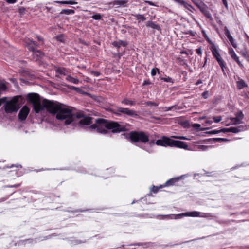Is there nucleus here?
<instances>
[{"label": "nucleus", "mask_w": 249, "mask_h": 249, "mask_svg": "<svg viewBox=\"0 0 249 249\" xmlns=\"http://www.w3.org/2000/svg\"><path fill=\"white\" fill-rule=\"evenodd\" d=\"M27 98L33 104L36 113H38L45 108L51 114H56V119L63 121L65 125L71 124L74 126L77 123L75 121V116L71 110L62 107L58 102L44 99L41 102L39 96L37 93H29Z\"/></svg>", "instance_id": "nucleus-1"}, {"label": "nucleus", "mask_w": 249, "mask_h": 249, "mask_svg": "<svg viewBox=\"0 0 249 249\" xmlns=\"http://www.w3.org/2000/svg\"><path fill=\"white\" fill-rule=\"evenodd\" d=\"M96 124H92L89 129L91 130L102 134H107L108 130H111L113 133H118L128 130L126 125L120 124L117 122L107 121L104 119H98L96 120Z\"/></svg>", "instance_id": "nucleus-2"}, {"label": "nucleus", "mask_w": 249, "mask_h": 249, "mask_svg": "<svg viewBox=\"0 0 249 249\" xmlns=\"http://www.w3.org/2000/svg\"><path fill=\"white\" fill-rule=\"evenodd\" d=\"M129 138L132 142L138 143V146L149 153L154 152L152 146L155 144L154 140L149 139L148 134L142 131H132Z\"/></svg>", "instance_id": "nucleus-3"}, {"label": "nucleus", "mask_w": 249, "mask_h": 249, "mask_svg": "<svg viewBox=\"0 0 249 249\" xmlns=\"http://www.w3.org/2000/svg\"><path fill=\"white\" fill-rule=\"evenodd\" d=\"M20 96H16L12 98L10 101L5 102L4 105L5 111L7 113L16 112L19 108L18 102Z\"/></svg>", "instance_id": "nucleus-4"}, {"label": "nucleus", "mask_w": 249, "mask_h": 249, "mask_svg": "<svg viewBox=\"0 0 249 249\" xmlns=\"http://www.w3.org/2000/svg\"><path fill=\"white\" fill-rule=\"evenodd\" d=\"M176 217H199L202 218L212 217L209 213H200L197 211L188 212L176 215Z\"/></svg>", "instance_id": "nucleus-5"}, {"label": "nucleus", "mask_w": 249, "mask_h": 249, "mask_svg": "<svg viewBox=\"0 0 249 249\" xmlns=\"http://www.w3.org/2000/svg\"><path fill=\"white\" fill-rule=\"evenodd\" d=\"M113 113L118 116L120 115L119 113H122L124 115L130 117H135L138 116V114L135 110L130 109L128 108H124L122 107H118L116 109L114 110Z\"/></svg>", "instance_id": "nucleus-6"}, {"label": "nucleus", "mask_w": 249, "mask_h": 249, "mask_svg": "<svg viewBox=\"0 0 249 249\" xmlns=\"http://www.w3.org/2000/svg\"><path fill=\"white\" fill-rule=\"evenodd\" d=\"M56 236V234H52L48 236H44V237H40L36 238L35 239L29 238V239H27L25 240H20L18 242V244L19 245L26 244V243L35 244V243H37L38 241L47 240V239L51 238L52 237H53V236Z\"/></svg>", "instance_id": "nucleus-7"}, {"label": "nucleus", "mask_w": 249, "mask_h": 249, "mask_svg": "<svg viewBox=\"0 0 249 249\" xmlns=\"http://www.w3.org/2000/svg\"><path fill=\"white\" fill-rule=\"evenodd\" d=\"M211 50L212 51V54L214 57L217 60L218 64L222 70L223 72H224V68L225 67V62L221 57L220 54L219 53V52L214 45H213L211 48Z\"/></svg>", "instance_id": "nucleus-8"}, {"label": "nucleus", "mask_w": 249, "mask_h": 249, "mask_svg": "<svg viewBox=\"0 0 249 249\" xmlns=\"http://www.w3.org/2000/svg\"><path fill=\"white\" fill-rule=\"evenodd\" d=\"M172 139L166 136H163L161 139H159L155 142V144L159 146H171Z\"/></svg>", "instance_id": "nucleus-9"}, {"label": "nucleus", "mask_w": 249, "mask_h": 249, "mask_svg": "<svg viewBox=\"0 0 249 249\" xmlns=\"http://www.w3.org/2000/svg\"><path fill=\"white\" fill-rule=\"evenodd\" d=\"M246 129V126L240 125L238 127H231L227 128H223L221 129L223 132H232L237 133L241 131H244Z\"/></svg>", "instance_id": "nucleus-10"}, {"label": "nucleus", "mask_w": 249, "mask_h": 249, "mask_svg": "<svg viewBox=\"0 0 249 249\" xmlns=\"http://www.w3.org/2000/svg\"><path fill=\"white\" fill-rule=\"evenodd\" d=\"M228 53L231 58L237 63L239 67L241 69L243 68L244 66L241 61L239 60V57L236 55L234 50L232 48H229Z\"/></svg>", "instance_id": "nucleus-11"}, {"label": "nucleus", "mask_w": 249, "mask_h": 249, "mask_svg": "<svg viewBox=\"0 0 249 249\" xmlns=\"http://www.w3.org/2000/svg\"><path fill=\"white\" fill-rule=\"evenodd\" d=\"M77 117L78 118H81V120L79 121L78 123L80 125H88L91 123V118L89 117L83 116L82 117L80 114H77Z\"/></svg>", "instance_id": "nucleus-12"}, {"label": "nucleus", "mask_w": 249, "mask_h": 249, "mask_svg": "<svg viewBox=\"0 0 249 249\" xmlns=\"http://www.w3.org/2000/svg\"><path fill=\"white\" fill-rule=\"evenodd\" d=\"M29 111L30 109L26 106H24L18 113L19 119L21 121L25 120L29 114Z\"/></svg>", "instance_id": "nucleus-13"}, {"label": "nucleus", "mask_w": 249, "mask_h": 249, "mask_svg": "<svg viewBox=\"0 0 249 249\" xmlns=\"http://www.w3.org/2000/svg\"><path fill=\"white\" fill-rule=\"evenodd\" d=\"M171 147H176L180 148L187 149L188 146L186 143V142H184L172 140Z\"/></svg>", "instance_id": "nucleus-14"}, {"label": "nucleus", "mask_w": 249, "mask_h": 249, "mask_svg": "<svg viewBox=\"0 0 249 249\" xmlns=\"http://www.w3.org/2000/svg\"><path fill=\"white\" fill-rule=\"evenodd\" d=\"M225 34L227 37L228 38L231 44V45L235 48L236 49L237 48V44L235 42L234 39L231 36L230 31L228 29V28L226 27L224 29Z\"/></svg>", "instance_id": "nucleus-15"}, {"label": "nucleus", "mask_w": 249, "mask_h": 249, "mask_svg": "<svg viewBox=\"0 0 249 249\" xmlns=\"http://www.w3.org/2000/svg\"><path fill=\"white\" fill-rule=\"evenodd\" d=\"M32 51L33 58L35 61L40 60L44 55V53L39 50L34 49V51Z\"/></svg>", "instance_id": "nucleus-16"}, {"label": "nucleus", "mask_w": 249, "mask_h": 249, "mask_svg": "<svg viewBox=\"0 0 249 249\" xmlns=\"http://www.w3.org/2000/svg\"><path fill=\"white\" fill-rule=\"evenodd\" d=\"M185 175H182L178 177L174 178L167 180L163 185L164 187L174 185L178 182L179 179L183 178Z\"/></svg>", "instance_id": "nucleus-17"}, {"label": "nucleus", "mask_w": 249, "mask_h": 249, "mask_svg": "<svg viewBox=\"0 0 249 249\" xmlns=\"http://www.w3.org/2000/svg\"><path fill=\"white\" fill-rule=\"evenodd\" d=\"M127 1L124 0H115L111 3L115 8H119L120 7H124Z\"/></svg>", "instance_id": "nucleus-18"}, {"label": "nucleus", "mask_w": 249, "mask_h": 249, "mask_svg": "<svg viewBox=\"0 0 249 249\" xmlns=\"http://www.w3.org/2000/svg\"><path fill=\"white\" fill-rule=\"evenodd\" d=\"M25 42L26 46L31 51H34V49H35V47L37 46L38 45L36 42L30 39H27Z\"/></svg>", "instance_id": "nucleus-19"}, {"label": "nucleus", "mask_w": 249, "mask_h": 249, "mask_svg": "<svg viewBox=\"0 0 249 249\" xmlns=\"http://www.w3.org/2000/svg\"><path fill=\"white\" fill-rule=\"evenodd\" d=\"M55 71L57 76H58L59 75H66L68 73V71L67 70V69L63 67L56 68Z\"/></svg>", "instance_id": "nucleus-20"}, {"label": "nucleus", "mask_w": 249, "mask_h": 249, "mask_svg": "<svg viewBox=\"0 0 249 249\" xmlns=\"http://www.w3.org/2000/svg\"><path fill=\"white\" fill-rule=\"evenodd\" d=\"M121 103L125 105L134 106L136 105V102L135 101L131 100L125 98L121 101Z\"/></svg>", "instance_id": "nucleus-21"}, {"label": "nucleus", "mask_w": 249, "mask_h": 249, "mask_svg": "<svg viewBox=\"0 0 249 249\" xmlns=\"http://www.w3.org/2000/svg\"><path fill=\"white\" fill-rule=\"evenodd\" d=\"M237 87L238 89H241L247 87V84L245 81L242 79H239V80L236 82Z\"/></svg>", "instance_id": "nucleus-22"}, {"label": "nucleus", "mask_w": 249, "mask_h": 249, "mask_svg": "<svg viewBox=\"0 0 249 249\" xmlns=\"http://www.w3.org/2000/svg\"><path fill=\"white\" fill-rule=\"evenodd\" d=\"M126 43L124 41L122 40H119L116 41H114L112 42V45L118 48H120L121 46H123L124 47L126 46Z\"/></svg>", "instance_id": "nucleus-23"}, {"label": "nucleus", "mask_w": 249, "mask_h": 249, "mask_svg": "<svg viewBox=\"0 0 249 249\" xmlns=\"http://www.w3.org/2000/svg\"><path fill=\"white\" fill-rule=\"evenodd\" d=\"M133 16L138 21L139 23L142 21H144L146 19V18L142 14H135L133 15Z\"/></svg>", "instance_id": "nucleus-24"}, {"label": "nucleus", "mask_w": 249, "mask_h": 249, "mask_svg": "<svg viewBox=\"0 0 249 249\" xmlns=\"http://www.w3.org/2000/svg\"><path fill=\"white\" fill-rule=\"evenodd\" d=\"M146 26L148 27H151L154 29L159 30L160 27L158 24H156L154 22L152 21H148L146 23Z\"/></svg>", "instance_id": "nucleus-25"}, {"label": "nucleus", "mask_w": 249, "mask_h": 249, "mask_svg": "<svg viewBox=\"0 0 249 249\" xmlns=\"http://www.w3.org/2000/svg\"><path fill=\"white\" fill-rule=\"evenodd\" d=\"M179 4L181 5H183L185 8H186L187 9L191 12H192V11L194 9V8L191 5L187 3L185 1L181 0Z\"/></svg>", "instance_id": "nucleus-26"}, {"label": "nucleus", "mask_w": 249, "mask_h": 249, "mask_svg": "<svg viewBox=\"0 0 249 249\" xmlns=\"http://www.w3.org/2000/svg\"><path fill=\"white\" fill-rule=\"evenodd\" d=\"M75 13V11L72 9H63L60 12V15H72Z\"/></svg>", "instance_id": "nucleus-27"}, {"label": "nucleus", "mask_w": 249, "mask_h": 249, "mask_svg": "<svg viewBox=\"0 0 249 249\" xmlns=\"http://www.w3.org/2000/svg\"><path fill=\"white\" fill-rule=\"evenodd\" d=\"M55 3H61L63 4H71V5H74V4H77V2L73 1V0H69V1H55Z\"/></svg>", "instance_id": "nucleus-28"}, {"label": "nucleus", "mask_w": 249, "mask_h": 249, "mask_svg": "<svg viewBox=\"0 0 249 249\" xmlns=\"http://www.w3.org/2000/svg\"><path fill=\"white\" fill-rule=\"evenodd\" d=\"M66 80L67 81L75 84H77L79 83V80L78 79L73 78L71 77V75H68L66 77Z\"/></svg>", "instance_id": "nucleus-29"}, {"label": "nucleus", "mask_w": 249, "mask_h": 249, "mask_svg": "<svg viewBox=\"0 0 249 249\" xmlns=\"http://www.w3.org/2000/svg\"><path fill=\"white\" fill-rule=\"evenodd\" d=\"M200 10L207 18H212L211 14L205 8H200Z\"/></svg>", "instance_id": "nucleus-30"}, {"label": "nucleus", "mask_w": 249, "mask_h": 249, "mask_svg": "<svg viewBox=\"0 0 249 249\" xmlns=\"http://www.w3.org/2000/svg\"><path fill=\"white\" fill-rule=\"evenodd\" d=\"M86 242H87L86 240H79L75 239L74 238H72L71 240V244L73 245H77V244H81V243H85Z\"/></svg>", "instance_id": "nucleus-31"}, {"label": "nucleus", "mask_w": 249, "mask_h": 249, "mask_svg": "<svg viewBox=\"0 0 249 249\" xmlns=\"http://www.w3.org/2000/svg\"><path fill=\"white\" fill-rule=\"evenodd\" d=\"M160 109L163 111H168L171 110L172 109H177V106H172L171 107H160Z\"/></svg>", "instance_id": "nucleus-32"}, {"label": "nucleus", "mask_w": 249, "mask_h": 249, "mask_svg": "<svg viewBox=\"0 0 249 249\" xmlns=\"http://www.w3.org/2000/svg\"><path fill=\"white\" fill-rule=\"evenodd\" d=\"M242 55L247 60L249 63V52L244 50L242 51L241 52Z\"/></svg>", "instance_id": "nucleus-33"}, {"label": "nucleus", "mask_w": 249, "mask_h": 249, "mask_svg": "<svg viewBox=\"0 0 249 249\" xmlns=\"http://www.w3.org/2000/svg\"><path fill=\"white\" fill-rule=\"evenodd\" d=\"M56 39L60 42H64L65 41V36L63 35H59L57 36L56 37Z\"/></svg>", "instance_id": "nucleus-34"}, {"label": "nucleus", "mask_w": 249, "mask_h": 249, "mask_svg": "<svg viewBox=\"0 0 249 249\" xmlns=\"http://www.w3.org/2000/svg\"><path fill=\"white\" fill-rule=\"evenodd\" d=\"M160 80H161L164 82H166L171 83L172 84L174 83L173 80L171 77H170L169 76H167L166 77H160Z\"/></svg>", "instance_id": "nucleus-35"}, {"label": "nucleus", "mask_w": 249, "mask_h": 249, "mask_svg": "<svg viewBox=\"0 0 249 249\" xmlns=\"http://www.w3.org/2000/svg\"><path fill=\"white\" fill-rule=\"evenodd\" d=\"M235 117L238 119L239 120L242 121V120L244 118V114L242 111H239L235 114Z\"/></svg>", "instance_id": "nucleus-36"}, {"label": "nucleus", "mask_w": 249, "mask_h": 249, "mask_svg": "<svg viewBox=\"0 0 249 249\" xmlns=\"http://www.w3.org/2000/svg\"><path fill=\"white\" fill-rule=\"evenodd\" d=\"M210 147V146L200 145L197 146V149L200 151H206Z\"/></svg>", "instance_id": "nucleus-37"}, {"label": "nucleus", "mask_w": 249, "mask_h": 249, "mask_svg": "<svg viewBox=\"0 0 249 249\" xmlns=\"http://www.w3.org/2000/svg\"><path fill=\"white\" fill-rule=\"evenodd\" d=\"M231 120L232 124H240L242 123V121L239 120L238 119L236 118V117L231 118Z\"/></svg>", "instance_id": "nucleus-38"}, {"label": "nucleus", "mask_w": 249, "mask_h": 249, "mask_svg": "<svg viewBox=\"0 0 249 249\" xmlns=\"http://www.w3.org/2000/svg\"><path fill=\"white\" fill-rule=\"evenodd\" d=\"M91 18L95 20H100L102 18V16L100 14H96L92 15Z\"/></svg>", "instance_id": "nucleus-39"}, {"label": "nucleus", "mask_w": 249, "mask_h": 249, "mask_svg": "<svg viewBox=\"0 0 249 249\" xmlns=\"http://www.w3.org/2000/svg\"><path fill=\"white\" fill-rule=\"evenodd\" d=\"M163 187L164 186H163V185H160L159 187L153 186L151 191L153 192L154 193H156L158 192L159 188H161Z\"/></svg>", "instance_id": "nucleus-40"}, {"label": "nucleus", "mask_w": 249, "mask_h": 249, "mask_svg": "<svg viewBox=\"0 0 249 249\" xmlns=\"http://www.w3.org/2000/svg\"><path fill=\"white\" fill-rule=\"evenodd\" d=\"M157 72H158L159 73V69L158 68H153L151 70V73L152 76H155Z\"/></svg>", "instance_id": "nucleus-41"}, {"label": "nucleus", "mask_w": 249, "mask_h": 249, "mask_svg": "<svg viewBox=\"0 0 249 249\" xmlns=\"http://www.w3.org/2000/svg\"><path fill=\"white\" fill-rule=\"evenodd\" d=\"M145 104L147 106H158L159 105V103H156V102H151V101H148L145 103Z\"/></svg>", "instance_id": "nucleus-42"}, {"label": "nucleus", "mask_w": 249, "mask_h": 249, "mask_svg": "<svg viewBox=\"0 0 249 249\" xmlns=\"http://www.w3.org/2000/svg\"><path fill=\"white\" fill-rule=\"evenodd\" d=\"M172 137L175 139H178L181 140H189V139L184 136H172Z\"/></svg>", "instance_id": "nucleus-43"}, {"label": "nucleus", "mask_w": 249, "mask_h": 249, "mask_svg": "<svg viewBox=\"0 0 249 249\" xmlns=\"http://www.w3.org/2000/svg\"><path fill=\"white\" fill-rule=\"evenodd\" d=\"M18 13L20 15H23L25 12V8L24 7H20L18 10Z\"/></svg>", "instance_id": "nucleus-44"}, {"label": "nucleus", "mask_w": 249, "mask_h": 249, "mask_svg": "<svg viewBox=\"0 0 249 249\" xmlns=\"http://www.w3.org/2000/svg\"><path fill=\"white\" fill-rule=\"evenodd\" d=\"M213 119L215 123H217L221 120L222 118L221 116L213 117Z\"/></svg>", "instance_id": "nucleus-45"}, {"label": "nucleus", "mask_w": 249, "mask_h": 249, "mask_svg": "<svg viewBox=\"0 0 249 249\" xmlns=\"http://www.w3.org/2000/svg\"><path fill=\"white\" fill-rule=\"evenodd\" d=\"M220 132H222L221 130H213L209 131L208 133L211 134H215Z\"/></svg>", "instance_id": "nucleus-46"}, {"label": "nucleus", "mask_w": 249, "mask_h": 249, "mask_svg": "<svg viewBox=\"0 0 249 249\" xmlns=\"http://www.w3.org/2000/svg\"><path fill=\"white\" fill-rule=\"evenodd\" d=\"M91 73L95 76L98 77L100 75L101 73L99 72L96 71H91Z\"/></svg>", "instance_id": "nucleus-47"}, {"label": "nucleus", "mask_w": 249, "mask_h": 249, "mask_svg": "<svg viewBox=\"0 0 249 249\" xmlns=\"http://www.w3.org/2000/svg\"><path fill=\"white\" fill-rule=\"evenodd\" d=\"M214 141L216 142L219 141H227L228 140L225 138H216L214 139Z\"/></svg>", "instance_id": "nucleus-48"}, {"label": "nucleus", "mask_w": 249, "mask_h": 249, "mask_svg": "<svg viewBox=\"0 0 249 249\" xmlns=\"http://www.w3.org/2000/svg\"><path fill=\"white\" fill-rule=\"evenodd\" d=\"M8 4H14L17 2L18 0H4Z\"/></svg>", "instance_id": "nucleus-49"}, {"label": "nucleus", "mask_w": 249, "mask_h": 249, "mask_svg": "<svg viewBox=\"0 0 249 249\" xmlns=\"http://www.w3.org/2000/svg\"><path fill=\"white\" fill-rule=\"evenodd\" d=\"M144 2L146 3H148V4H149L150 5H151V6H158V5H156L155 3H154L153 2H152V1H150L144 0Z\"/></svg>", "instance_id": "nucleus-50"}, {"label": "nucleus", "mask_w": 249, "mask_h": 249, "mask_svg": "<svg viewBox=\"0 0 249 249\" xmlns=\"http://www.w3.org/2000/svg\"><path fill=\"white\" fill-rule=\"evenodd\" d=\"M196 53L198 55H201L202 54V49L201 47H199L196 49Z\"/></svg>", "instance_id": "nucleus-51"}, {"label": "nucleus", "mask_w": 249, "mask_h": 249, "mask_svg": "<svg viewBox=\"0 0 249 249\" xmlns=\"http://www.w3.org/2000/svg\"><path fill=\"white\" fill-rule=\"evenodd\" d=\"M6 100H7L6 97H4L0 99V107L1 106L2 103H4L5 102H6Z\"/></svg>", "instance_id": "nucleus-52"}, {"label": "nucleus", "mask_w": 249, "mask_h": 249, "mask_svg": "<svg viewBox=\"0 0 249 249\" xmlns=\"http://www.w3.org/2000/svg\"><path fill=\"white\" fill-rule=\"evenodd\" d=\"M20 186V184H17L14 185H7V186H6V187H9V188H12V187L18 188V187H19Z\"/></svg>", "instance_id": "nucleus-53"}, {"label": "nucleus", "mask_w": 249, "mask_h": 249, "mask_svg": "<svg viewBox=\"0 0 249 249\" xmlns=\"http://www.w3.org/2000/svg\"><path fill=\"white\" fill-rule=\"evenodd\" d=\"M222 2H223L224 5L225 6V7L227 9H228V2H227V0H222Z\"/></svg>", "instance_id": "nucleus-54"}, {"label": "nucleus", "mask_w": 249, "mask_h": 249, "mask_svg": "<svg viewBox=\"0 0 249 249\" xmlns=\"http://www.w3.org/2000/svg\"><path fill=\"white\" fill-rule=\"evenodd\" d=\"M46 9H47V12H51L52 13L53 12V11L52 10V7H46Z\"/></svg>", "instance_id": "nucleus-55"}, {"label": "nucleus", "mask_w": 249, "mask_h": 249, "mask_svg": "<svg viewBox=\"0 0 249 249\" xmlns=\"http://www.w3.org/2000/svg\"><path fill=\"white\" fill-rule=\"evenodd\" d=\"M208 94V92H207V91H205V92H204L203 93V94H202V96H203V97L204 98L206 99V98H207V94Z\"/></svg>", "instance_id": "nucleus-56"}, {"label": "nucleus", "mask_w": 249, "mask_h": 249, "mask_svg": "<svg viewBox=\"0 0 249 249\" xmlns=\"http://www.w3.org/2000/svg\"><path fill=\"white\" fill-rule=\"evenodd\" d=\"M135 245H137V246H143V244H142V243H136V244H131V245H129V246H135Z\"/></svg>", "instance_id": "nucleus-57"}, {"label": "nucleus", "mask_w": 249, "mask_h": 249, "mask_svg": "<svg viewBox=\"0 0 249 249\" xmlns=\"http://www.w3.org/2000/svg\"><path fill=\"white\" fill-rule=\"evenodd\" d=\"M150 83V82H149V81L145 80L143 83V86H146L147 85L149 84Z\"/></svg>", "instance_id": "nucleus-58"}, {"label": "nucleus", "mask_w": 249, "mask_h": 249, "mask_svg": "<svg viewBox=\"0 0 249 249\" xmlns=\"http://www.w3.org/2000/svg\"><path fill=\"white\" fill-rule=\"evenodd\" d=\"M14 166H15V167H18H18L21 168L22 167L21 165H14V164H12L11 166L8 167L7 168H11V167H14Z\"/></svg>", "instance_id": "nucleus-59"}, {"label": "nucleus", "mask_w": 249, "mask_h": 249, "mask_svg": "<svg viewBox=\"0 0 249 249\" xmlns=\"http://www.w3.org/2000/svg\"><path fill=\"white\" fill-rule=\"evenodd\" d=\"M202 83V81L201 79H199L197 80V81L196 83V85H198L200 84H201Z\"/></svg>", "instance_id": "nucleus-60"}, {"label": "nucleus", "mask_w": 249, "mask_h": 249, "mask_svg": "<svg viewBox=\"0 0 249 249\" xmlns=\"http://www.w3.org/2000/svg\"><path fill=\"white\" fill-rule=\"evenodd\" d=\"M212 122H212V121H210V120H207V121H206V123H208V124H212Z\"/></svg>", "instance_id": "nucleus-61"}, {"label": "nucleus", "mask_w": 249, "mask_h": 249, "mask_svg": "<svg viewBox=\"0 0 249 249\" xmlns=\"http://www.w3.org/2000/svg\"><path fill=\"white\" fill-rule=\"evenodd\" d=\"M207 61V57H205V62H204V64L203 67H204V66H205V64H206Z\"/></svg>", "instance_id": "nucleus-62"}, {"label": "nucleus", "mask_w": 249, "mask_h": 249, "mask_svg": "<svg viewBox=\"0 0 249 249\" xmlns=\"http://www.w3.org/2000/svg\"><path fill=\"white\" fill-rule=\"evenodd\" d=\"M173 0L175 1V2L178 3V4L179 3V2L181 1V0Z\"/></svg>", "instance_id": "nucleus-63"}, {"label": "nucleus", "mask_w": 249, "mask_h": 249, "mask_svg": "<svg viewBox=\"0 0 249 249\" xmlns=\"http://www.w3.org/2000/svg\"><path fill=\"white\" fill-rule=\"evenodd\" d=\"M194 125L195 126H197V127H200V125L199 124H195Z\"/></svg>", "instance_id": "nucleus-64"}]
</instances>
